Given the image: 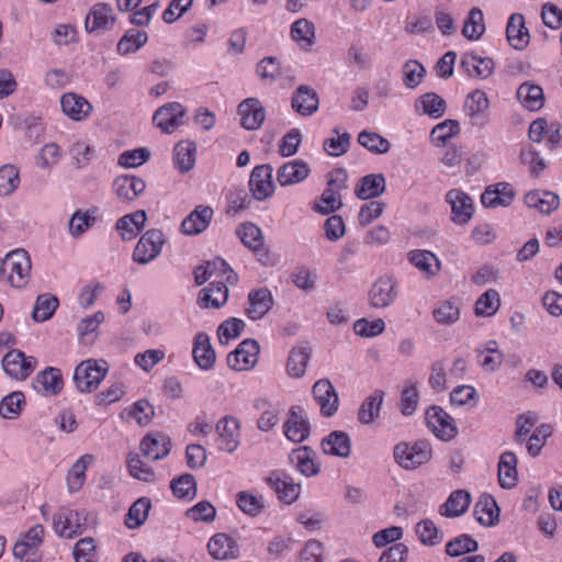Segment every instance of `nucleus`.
<instances>
[{
	"mask_svg": "<svg viewBox=\"0 0 562 562\" xmlns=\"http://www.w3.org/2000/svg\"><path fill=\"white\" fill-rule=\"evenodd\" d=\"M106 362L100 364L94 359L81 361L75 369L74 382L81 393H91L100 385L108 373Z\"/></svg>",
	"mask_w": 562,
	"mask_h": 562,
	"instance_id": "obj_1",
	"label": "nucleus"
},
{
	"mask_svg": "<svg viewBox=\"0 0 562 562\" xmlns=\"http://www.w3.org/2000/svg\"><path fill=\"white\" fill-rule=\"evenodd\" d=\"M431 458V447L426 440L416 441L413 446L406 442L397 443L394 447L395 461L406 470H414Z\"/></svg>",
	"mask_w": 562,
	"mask_h": 562,
	"instance_id": "obj_2",
	"label": "nucleus"
},
{
	"mask_svg": "<svg viewBox=\"0 0 562 562\" xmlns=\"http://www.w3.org/2000/svg\"><path fill=\"white\" fill-rule=\"evenodd\" d=\"M7 280L14 288H23L30 279L31 258L24 249H16L5 256Z\"/></svg>",
	"mask_w": 562,
	"mask_h": 562,
	"instance_id": "obj_3",
	"label": "nucleus"
},
{
	"mask_svg": "<svg viewBox=\"0 0 562 562\" xmlns=\"http://www.w3.org/2000/svg\"><path fill=\"white\" fill-rule=\"evenodd\" d=\"M165 243V235L160 229L147 231L134 248L133 260L139 265L149 263L160 255Z\"/></svg>",
	"mask_w": 562,
	"mask_h": 562,
	"instance_id": "obj_4",
	"label": "nucleus"
},
{
	"mask_svg": "<svg viewBox=\"0 0 562 562\" xmlns=\"http://www.w3.org/2000/svg\"><path fill=\"white\" fill-rule=\"evenodd\" d=\"M427 426L441 440L449 441L453 439L458 429L453 424V418L440 406H430L425 416Z\"/></svg>",
	"mask_w": 562,
	"mask_h": 562,
	"instance_id": "obj_5",
	"label": "nucleus"
},
{
	"mask_svg": "<svg viewBox=\"0 0 562 562\" xmlns=\"http://www.w3.org/2000/svg\"><path fill=\"white\" fill-rule=\"evenodd\" d=\"M259 350L255 339H245L227 356V364L236 371L248 370L257 363Z\"/></svg>",
	"mask_w": 562,
	"mask_h": 562,
	"instance_id": "obj_6",
	"label": "nucleus"
},
{
	"mask_svg": "<svg viewBox=\"0 0 562 562\" xmlns=\"http://www.w3.org/2000/svg\"><path fill=\"white\" fill-rule=\"evenodd\" d=\"M397 281L392 277L378 279L369 291V303L375 308L392 305L397 297Z\"/></svg>",
	"mask_w": 562,
	"mask_h": 562,
	"instance_id": "obj_7",
	"label": "nucleus"
},
{
	"mask_svg": "<svg viewBox=\"0 0 562 562\" xmlns=\"http://www.w3.org/2000/svg\"><path fill=\"white\" fill-rule=\"evenodd\" d=\"M1 363L4 372L16 380H25L35 368V359L33 357L27 358L19 349H12L7 352Z\"/></svg>",
	"mask_w": 562,
	"mask_h": 562,
	"instance_id": "obj_8",
	"label": "nucleus"
},
{
	"mask_svg": "<svg viewBox=\"0 0 562 562\" xmlns=\"http://www.w3.org/2000/svg\"><path fill=\"white\" fill-rule=\"evenodd\" d=\"M249 188L254 199L263 201L274 192L272 167L270 165L256 166L250 175Z\"/></svg>",
	"mask_w": 562,
	"mask_h": 562,
	"instance_id": "obj_9",
	"label": "nucleus"
},
{
	"mask_svg": "<svg viewBox=\"0 0 562 562\" xmlns=\"http://www.w3.org/2000/svg\"><path fill=\"white\" fill-rule=\"evenodd\" d=\"M186 114V108L179 102H170L158 108L153 116L157 127L164 133H172L180 124Z\"/></svg>",
	"mask_w": 562,
	"mask_h": 562,
	"instance_id": "obj_10",
	"label": "nucleus"
},
{
	"mask_svg": "<svg viewBox=\"0 0 562 562\" xmlns=\"http://www.w3.org/2000/svg\"><path fill=\"white\" fill-rule=\"evenodd\" d=\"M53 528L58 536L67 539L79 536L83 531L78 513L66 507H61L55 513Z\"/></svg>",
	"mask_w": 562,
	"mask_h": 562,
	"instance_id": "obj_11",
	"label": "nucleus"
},
{
	"mask_svg": "<svg viewBox=\"0 0 562 562\" xmlns=\"http://www.w3.org/2000/svg\"><path fill=\"white\" fill-rule=\"evenodd\" d=\"M451 205L452 221L459 225H465L473 216L474 207L472 199L461 190L452 189L446 195Z\"/></svg>",
	"mask_w": 562,
	"mask_h": 562,
	"instance_id": "obj_12",
	"label": "nucleus"
},
{
	"mask_svg": "<svg viewBox=\"0 0 562 562\" xmlns=\"http://www.w3.org/2000/svg\"><path fill=\"white\" fill-rule=\"evenodd\" d=\"M115 22L110 4L97 3L88 12L85 20V29L88 33L112 29Z\"/></svg>",
	"mask_w": 562,
	"mask_h": 562,
	"instance_id": "obj_13",
	"label": "nucleus"
},
{
	"mask_svg": "<svg viewBox=\"0 0 562 562\" xmlns=\"http://www.w3.org/2000/svg\"><path fill=\"white\" fill-rule=\"evenodd\" d=\"M240 124L249 131L258 130L266 117V111L260 101L256 98H248L238 105Z\"/></svg>",
	"mask_w": 562,
	"mask_h": 562,
	"instance_id": "obj_14",
	"label": "nucleus"
},
{
	"mask_svg": "<svg viewBox=\"0 0 562 562\" xmlns=\"http://www.w3.org/2000/svg\"><path fill=\"white\" fill-rule=\"evenodd\" d=\"M113 189L121 201L132 202L145 191L146 183L139 177L124 175L114 180Z\"/></svg>",
	"mask_w": 562,
	"mask_h": 562,
	"instance_id": "obj_15",
	"label": "nucleus"
},
{
	"mask_svg": "<svg viewBox=\"0 0 562 562\" xmlns=\"http://www.w3.org/2000/svg\"><path fill=\"white\" fill-rule=\"evenodd\" d=\"M63 386L64 379L61 371L54 367H47L38 372L34 381V389L46 396L59 394Z\"/></svg>",
	"mask_w": 562,
	"mask_h": 562,
	"instance_id": "obj_16",
	"label": "nucleus"
},
{
	"mask_svg": "<svg viewBox=\"0 0 562 562\" xmlns=\"http://www.w3.org/2000/svg\"><path fill=\"white\" fill-rule=\"evenodd\" d=\"M214 211L207 205H198L182 222L181 231L186 235H198L204 232L212 221Z\"/></svg>",
	"mask_w": 562,
	"mask_h": 562,
	"instance_id": "obj_17",
	"label": "nucleus"
},
{
	"mask_svg": "<svg viewBox=\"0 0 562 562\" xmlns=\"http://www.w3.org/2000/svg\"><path fill=\"white\" fill-rule=\"evenodd\" d=\"M506 37L510 46L516 50L525 49L530 42V34L525 26V16L513 13L507 22Z\"/></svg>",
	"mask_w": 562,
	"mask_h": 562,
	"instance_id": "obj_18",
	"label": "nucleus"
},
{
	"mask_svg": "<svg viewBox=\"0 0 562 562\" xmlns=\"http://www.w3.org/2000/svg\"><path fill=\"white\" fill-rule=\"evenodd\" d=\"M515 198V191L507 182H499L495 186H488L481 196V202L485 207L508 206Z\"/></svg>",
	"mask_w": 562,
	"mask_h": 562,
	"instance_id": "obj_19",
	"label": "nucleus"
},
{
	"mask_svg": "<svg viewBox=\"0 0 562 562\" xmlns=\"http://www.w3.org/2000/svg\"><path fill=\"white\" fill-rule=\"evenodd\" d=\"M171 441L166 435H146L140 441V451L144 457L158 461L170 452Z\"/></svg>",
	"mask_w": 562,
	"mask_h": 562,
	"instance_id": "obj_20",
	"label": "nucleus"
},
{
	"mask_svg": "<svg viewBox=\"0 0 562 562\" xmlns=\"http://www.w3.org/2000/svg\"><path fill=\"white\" fill-rule=\"evenodd\" d=\"M228 300V288L221 280H213L207 288L200 291L199 305L202 308H220Z\"/></svg>",
	"mask_w": 562,
	"mask_h": 562,
	"instance_id": "obj_21",
	"label": "nucleus"
},
{
	"mask_svg": "<svg viewBox=\"0 0 562 562\" xmlns=\"http://www.w3.org/2000/svg\"><path fill=\"white\" fill-rule=\"evenodd\" d=\"M284 434L291 441L302 442L310 435V425L301 407H293L286 423Z\"/></svg>",
	"mask_w": 562,
	"mask_h": 562,
	"instance_id": "obj_22",
	"label": "nucleus"
},
{
	"mask_svg": "<svg viewBox=\"0 0 562 562\" xmlns=\"http://www.w3.org/2000/svg\"><path fill=\"white\" fill-rule=\"evenodd\" d=\"M207 549L210 554L217 560L237 559L239 548L236 541L226 533H216L209 541Z\"/></svg>",
	"mask_w": 562,
	"mask_h": 562,
	"instance_id": "obj_23",
	"label": "nucleus"
},
{
	"mask_svg": "<svg viewBox=\"0 0 562 562\" xmlns=\"http://www.w3.org/2000/svg\"><path fill=\"white\" fill-rule=\"evenodd\" d=\"M192 356L195 363L202 370H210L214 366L216 355L207 334L199 333L194 337Z\"/></svg>",
	"mask_w": 562,
	"mask_h": 562,
	"instance_id": "obj_24",
	"label": "nucleus"
},
{
	"mask_svg": "<svg viewBox=\"0 0 562 562\" xmlns=\"http://www.w3.org/2000/svg\"><path fill=\"white\" fill-rule=\"evenodd\" d=\"M490 106L486 93L482 90L472 91L465 101V112L470 116L471 124L483 126L485 124V112Z\"/></svg>",
	"mask_w": 562,
	"mask_h": 562,
	"instance_id": "obj_25",
	"label": "nucleus"
},
{
	"mask_svg": "<svg viewBox=\"0 0 562 562\" xmlns=\"http://www.w3.org/2000/svg\"><path fill=\"white\" fill-rule=\"evenodd\" d=\"M525 203L528 207L538 210L541 214H551L560 204L557 193L546 190H533L525 195Z\"/></svg>",
	"mask_w": 562,
	"mask_h": 562,
	"instance_id": "obj_26",
	"label": "nucleus"
},
{
	"mask_svg": "<svg viewBox=\"0 0 562 562\" xmlns=\"http://www.w3.org/2000/svg\"><path fill=\"white\" fill-rule=\"evenodd\" d=\"M238 423L231 416L222 418L217 425L216 430L218 432V448L226 452H234L238 447Z\"/></svg>",
	"mask_w": 562,
	"mask_h": 562,
	"instance_id": "obj_27",
	"label": "nucleus"
},
{
	"mask_svg": "<svg viewBox=\"0 0 562 562\" xmlns=\"http://www.w3.org/2000/svg\"><path fill=\"white\" fill-rule=\"evenodd\" d=\"M147 220V214L144 210H138L134 213L122 216L116 222V229L124 240H131L138 236L144 229Z\"/></svg>",
	"mask_w": 562,
	"mask_h": 562,
	"instance_id": "obj_28",
	"label": "nucleus"
},
{
	"mask_svg": "<svg viewBox=\"0 0 562 562\" xmlns=\"http://www.w3.org/2000/svg\"><path fill=\"white\" fill-rule=\"evenodd\" d=\"M385 177L382 173H370L360 179L355 194L360 200L374 199L385 191Z\"/></svg>",
	"mask_w": 562,
	"mask_h": 562,
	"instance_id": "obj_29",
	"label": "nucleus"
},
{
	"mask_svg": "<svg viewBox=\"0 0 562 562\" xmlns=\"http://www.w3.org/2000/svg\"><path fill=\"white\" fill-rule=\"evenodd\" d=\"M63 112L74 121H81L87 117L92 105L81 95L76 93H66L60 99Z\"/></svg>",
	"mask_w": 562,
	"mask_h": 562,
	"instance_id": "obj_30",
	"label": "nucleus"
},
{
	"mask_svg": "<svg viewBox=\"0 0 562 562\" xmlns=\"http://www.w3.org/2000/svg\"><path fill=\"white\" fill-rule=\"evenodd\" d=\"M196 160V144L190 139H183L176 144L173 150V164L180 172L190 171Z\"/></svg>",
	"mask_w": 562,
	"mask_h": 562,
	"instance_id": "obj_31",
	"label": "nucleus"
},
{
	"mask_svg": "<svg viewBox=\"0 0 562 562\" xmlns=\"http://www.w3.org/2000/svg\"><path fill=\"white\" fill-rule=\"evenodd\" d=\"M476 520L484 526H494L499 520V508L492 495L483 494L474 506Z\"/></svg>",
	"mask_w": 562,
	"mask_h": 562,
	"instance_id": "obj_32",
	"label": "nucleus"
},
{
	"mask_svg": "<svg viewBox=\"0 0 562 562\" xmlns=\"http://www.w3.org/2000/svg\"><path fill=\"white\" fill-rule=\"evenodd\" d=\"M471 504V495L465 490L453 491L445 504L440 506L439 513L445 517H459L463 515Z\"/></svg>",
	"mask_w": 562,
	"mask_h": 562,
	"instance_id": "obj_33",
	"label": "nucleus"
},
{
	"mask_svg": "<svg viewBox=\"0 0 562 562\" xmlns=\"http://www.w3.org/2000/svg\"><path fill=\"white\" fill-rule=\"evenodd\" d=\"M322 448L325 453L347 458L351 452L349 435L341 430H335L322 440Z\"/></svg>",
	"mask_w": 562,
	"mask_h": 562,
	"instance_id": "obj_34",
	"label": "nucleus"
},
{
	"mask_svg": "<svg viewBox=\"0 0 562 562\" xmlns=\"http://www.w3.org/2000/svg\"><path fill=\"white\" fill-rule=\"evenodd\" d=\"M516 94L520 103L530 111H539L544 104L543 89L529 81L521 83Z\"/></svg>",
	"mask_w": 562,
	"mask_h": 562,
	"instance_id": "obj_35",
	"label": "nucleus"
},
{
	"mask_svg": "<svg viewBox=\"0 0 562 562\" xmlns=\"http://www.w3.org/2000/svg\"><path fill=\"white\" fill-rule=\"evenodd\" d=\"M250 307L247 308L249 318L257 321L263 317L272 307L273 300L270 291L266 288L251 291L248 295Z\"/></svg>",
	"mask_w": 562,
	"mask_h": 562,
	"instance_id": "obj_36",
	"label": "nucleus"
},
{
	"mask_svg": "<svg viewBox=\"0 0 562 562\" xmlns=\"http://www.w3.org/2000/svg\"><path fill=\"white\" fill-rule=\"evenodd\" d=\"M44 527L35 525L30 528L13 547V555L16 559H23L30 551L37 548L43 542Z\"/></svg>",
	"mask_w": 562,
	"mask_h": 562,
	"instance_id": "obj_37",
	"label": "nucleus"
},
{
	"mask_svg": "<svg viewBox=\"0 0 562 562\" xmlns=\"http://www.w3.org/2000/svg\"><path fill=\"white\" fill-rule=\"evenodd\" d=\"M408 260L427 277L436 276L441 268L440 260L429 250H412L408 254Z\"/></svg>",
	"mask_w": 562,
	"mask_h": 562,
	"instance_id": "obj_38",
	"label": "nucleus"
},
{
	"mask_svg": "<svg viewBox=\"0 0 562 562\" xmlns=\"http://www.w3.org/2000/svg\"><path fill=\"white\" fill-rule=\"evenodd\" d=\"M517 458L512 451L502 453L498 462V482L503 488H512L517 482Z\"/></svg>",
	"mask_w": 562,
	"mask_h": 562,
	"instance_id": "obj_39",
	"label": "nucleus"
},
{
	"mask_svg": "<svg viewBox=\"0 0 562 562\" xmlns=\"http://www.w3.org/2000/svg\"><path fill=\"white\" fill-rule=\"evenodd\" d=\"M318 390L324 391V394L318 396L322 415L325 417L334 416L339 407V396L336 389L328 379H321L318 380Z\"/></svg>",
	"mask_w": 562,
	"mask_h": 562,
	"instance_id": "obj_40",
	"label": "nucleus"
},
{
	"mask_svg": "<svg viewBox=\"0 0 562 562\" xmlns=\"http://www.w3.org/2000/svg\"><path fill=\"white\" fill-rule=\"evenodd\" d=\"M461 67L470 77L487 78L494 70L492 58H481L474 53L467 54L461 60Z\"/></svg>",
	"mask_w": 562,
	"mask_h": 562,
	"instance_id": "obj_41",
	"label": "nucleus"
},
{
	"mask_svg": "<svg viewBox=\"0 0 562 562\" xmlns=\"http://www.w3.org/2000/svg\"><path fill=\"white\" fill-rule=\"evenodd\" d=\"M308 176V167L299 161H290L281 166L277 173V180L281 186H291L304 180Z\"/></svg>",
	"mask_w": 562,
	"mask_h": 562,
	"instance_id": "obj_42",
	"label": "nucleus"
},
{
	"mask_svg": "<svg viewBox=\"0 0 562 562\" xmlns=\"http://www.w3.org/2000/svg\"><path fill=\"white\" fill-rule=\"evenodd\" d=\"M316 93L307 86H300L292 97V108L301 115H312L316 111Z\"/></svg>",
	"mask_w": 562,
	"mask_h": 562,
	"instance_id": "obj_43",
	"label": "nucleus"
},
{
	"mask_svg": "<svg viewBox=\"0 0 562 562\" xmlns=\"http://www.w3.org/2000/svg\"><path fill=\"white\" fill-rule=\"evenodd\" d=\"M384 392L376 390L367 397L358 412V419L363 425H370L379 416L383 403Z\"/></svg>",
	"mask_w": 562,
	"mask_h": 562,
	"instance_id": "obj_44",
	"label": "nucleus"
},
{
	"mask_svg": "<svg viewBox=\"0 0 562 562\" xmlns=\"http://www.w3.org/2000/svg\"><path fill=\"white\" fill-rule=\"evenodd\" d=\"M148 41V35L145 31L137 29L127 30L117 43V53L120 55H128L137 52Z\"/></svg>",
	"mask_w": 562,
	"mask_h": 562,
	"instance_id": "obj_45",
	"label": "nucleus"
},
{
	"mask_svg": "<svg viewBox=\"0 0 562 562\" xmlns=\"http://www.w3.org/2000/svg\"><path fill=\"white\" fill-rule=\"evenodd\" d=\"M58 305L59 301L55 295L48 293L40 294L35 301V305L32 312L33 321L43 323L49 319Z\"/></svg>",
	"mask_w": 562,
	"mask_h": 562,
	"instance_id": "obj_46",
	"label": "nucleus"
},
{
	"mask_svg": "<svg viewBox=\"0 0 562 562\" xmlns=\"http://www.w3.org/2000/svg\"><path fill=\"white\" fill-rule=\"evenodd\" d=\"M314 31L315 27L312 22L306 19H300L292 24L291 37L302 49H310L315 36Z\"/></svg>",
	"mask_w": 562,
	"mask_h": 562,
	"instance_id": "obj_47",
	"label": "nucleus"
},
{
	"mask_svg": "<svg viewBox=\"0 0 562 562\" xmlns=\"http://www.w3.org/2000/svg\"><path fill=\"white\" fill-rule=\"evenodd\" d=\"M485 32L483 12L479 8H472L462 27V34L470 41H476Z\"/></svg>",
	"mask_w": 562,
	"mask_h": 562,
	"instance_id": "obj_48",
	"label": "nucleus"
},
{
	"mask_svg": "<svg viewBox=\"0 0 562 562\" xmlns=\"http://www.w3.org/2000/svg\"><path fill=\"white\" fill-rule=\"evenodd\" d=\"M92 461V454H83L75 462L67 476L69 492L75 493L81 488L86 477V470Z\"/></svg>",
	"mask_w": 562,
	"mask_h": 562,
	"instance_id": "obj_49",
	"label": "nucleus"
},
{
	"mask_svg": "<svg viewBox=\"0 0 562 562\" xmlns=\"http://www.w3.org/2000/svg\"><path fill=\"white\" fill-rule=\"evenodd\" d=\"M236 234L240 238L241 243L252 250H258L260 246L265 245V238L261 229L254 223H243L237 229Z\"/></svg>",
	"mask_w": 562,
	"mask_h": 562,
	"instance_id": "obj_50",
	"label": "nucleus"
},
{
	"mask_svg": "<svg viewBox=\"0 0 562 562\" xmlns=\"http://www.w3.org/2000/svg\"><path fill=\"white\" fill-rule=\"evenodd\" d=\"M24 404V393L14 391L0 401V416L5 419H15L20 416Z\"/></svg>",
	"mask_w": 562,
	"mask_h": 562,
	"instance_id": "obj_51",
	"label": "nucleus"
},
{
	"mask_svg": "<svg viewBox=\"0 0 562 562\" xmlns=\"http://www.w3.org/2000/svg\"><path fill=\"white\" fill-rule=\"evenodd\" d=\"M314 451L307 447H300L290 456V460L296 468L300 470L302 474L305 476H312L316 474V463L313 458Z\"/></svg>",
	"mask_w": 562,
	"mask_h": 562,
	"instance_id": "obj_52",
	"label": "nucleus"
},
{
	"mask_svg": "<svg viewBox=\"0 0 562 562\" xmlns=\"http://www.w3.org/2000/svg\"><path fill=\"white\" fill-rule=\"evenodd\" d=\"M150 507L151 503L149 498H138L128 509L125 520L126 526L130 529L139 528L146 521Z\"/></svg>",
	"mask_w": 562,
	"mask_h": 562,
	"instance_id": "obj_53",
	"label": "nucleus"
},
{
	"mask_svg": "<svg viewBox=\"0 0 562 562\" xmlns=\"http://www.w3.org/2000/svg\"><path fill=\"white\" fill-rule=\"evenodd\" d=\"M477 550V541L467 533L460 535L451 539L446 544V553L452 558H458L467 553L476 552Z\"/></svg>",
	"mask_w": 562,
	"mask_h": 562,
	"instance_id": "obj_54",
	"label": "nucleus"
},
{
	"mask_svg": "<svg viewBox=\"0 0 562 562\" xmlns=\"http://www.w3.org/2000/svg\"><path fill=\"white\" fill-rule=\"evenodd\" d=\"M519 159L522 165L528 167V171L533 178H538L547 168L544 158H542L540 153L531 145L525 146L521 149Z\"/></svg>",
	"mask_w": 562,
	"mask_h": 562,
	"instance_id": "obj_55",
	"label": "nucleus"
},
{
	"mask_svg": "<svg viewBox=\"0 0 562 562\" xmlns=\"http://www.w3.org/2000/svg\"><path fill=\"white\" fill-rule=\"evenodd\" d=\"M358 143L369 151L378 155L386 154L390 148V142L375 132L362 131L358 135Z\"/></svg>",
	"mask_w": 562,
	"mask_h": 562,
	"instance_id": "obj_56",
	"label": "nucleus"
},
{
	"mask_svg": "<svg viewBox=\"0 0 562 562\" xmlns=\"http://www.w3.org/2000/svg\"><path fill=\"white\" fill-rule=\"evenodd\" d=\"M333 133L334 136L324 140L323 147L329 156L339 157L347 153L350 146L351 135L348 132L340 133L337 127L334 128Z\"/></svg>",
	"mask_w": 562,
	"mask_h": 562,
	"instance_id": "obj_57",
	"label": "nucleus"
},
{
	"mask_svg": "<svg viewBox=\"0 0 562 562\" xmlns=\"http://www.w3.org/2000/svg\"><path fill=\"white\" fill-rule=\"evenodd\" d=\"M501 300L496 290L490 289L484 292L475 302V314L477 316H493L499 308Z\"/></svg>",
	"mask_w": 562,
	"mask_h": 562,
	"instance_id": "obj_58",
	"label": "nucleus"
},
{
	"mask_svg": "<svg viewBox=\"0 0 562 562\" xmlns=\"http://www.w3.org/2000/svg\"><path fill=\"white\" fill-rule=\"evenodd\" d=\"M416 533L420 542L426 546H436L443 539L442 531H440L430 519L419 521L416 526Z\"/></svg>",
	"mask_w": 562,
	"mask_h": 562,
	"instance_id": "obj_59",
	"label": "nucleus"
},
{
	"mask_svg": "<svg viewBox=\"0 0 562 562\" xmlns=\"http://www.w3.org/2000/svg\"><path fill=\"white\" fill-rule=\"evenodd\" d=\"M20 183L19 170L13 165H3L0 168V195L12 194Z\"/></svg>",
	"mask_w": 562,
	"mask_h": 562,
	"instance_id": "obj_60",
	"label": "nucleus"
},
{
	"mask_svg": "<svg viewBox=\"0 0 562 562\" xmlns=\"http://www.w3.org/2000/svg\"><path fill=\"white\" fill-rule=\"evenodd\" d=\"M425 75L426 69L418 60L411 59L403 65V82L406 88L418 87Z\"/></svg>",
	"mask_w": 562,
	"mask_h": 562,
	"instance_id": "obj_61",
	"label": "nucleus"
},
{
	"mask_svg": "<svg viewBox=\"0 0 562 562\" xmlns=\"http://www.w3.org/2000/svg\"><path fill=\"white\" fill-rule=\"evenodd\" d=\"M170 488L178 498H192L196 494V482L192 474L186 473L173 479Z\"/></svg>",
	"mask_w": 562,
	"mask_h": 562,
	"instance_id": "obj_62",
	"label": "nucleus"
},
{
	"mask_svg": "<svg viewBox=\"0 0 562 562\" xmlns=\"http://www.w3.org/2000/svg\"><path fill=\"white\" fill-rule=\"evenodd\" d=\"M460 133L459 122L456 120H446L437 124L431 133L430 137L432 143L437 146L445 145L446 142Z\"/></svg>",
	"mask_w": 562,
	"mask_h": 562,
	"instance_id": "obj_63",
	"label": "nucleus"
},
{
	"mask_svg": "<svg viewBox=\"0 0 562 562\" xmlns=\"http://www.w3.org/2000/svg\"><path fill=\"white\" fill-rule=\"evenodd\" d=\"M425 114L430 117H441L447 108L446 101L435 92H427L419 98Z\"/></svg>",
	"mask_w": 562,
	"mask_h": 562,
	"instance_id": "obj_64",
	"label": "nucleus"
}]
</instances>
